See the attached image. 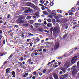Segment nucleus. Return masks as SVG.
I'll list each match as a JSON object with an SVG mask.
<instances>
[{"instance_id":"1","label":"nucleus","mask_w":79,"mask_h":79,"mask_svg":"<svg viewBox=\"0 0 79 79\" xmlns=\"http://www.w3.org/2000/svg\"><path fill=\"white\" fill-rule=\"evenodd\" d=\"M61 29L59 27H55L53 30V34L56 35L57 34H59L60 32Z\"/></svg>"},{"instance_id":"2","label":"nucleus","mask_w":79,"mask_h":79,"mask_svg":"<svg viewBox=\"0 0 79 79\" xmlns=\"http://www.w3.org/2000/svg\"><path fill=\"white\" fill-rule=\"evenodd\" d=\"M27 4L29 6H31L32 8H33V9L35 10H39V8H38V7L35 6V5L31 3H28Z\"/></svg>"},{"instance_id":"3","label":"nucleus","mask_w":79,"mask_h":79,"mask_svg":"<svg viewBox=\"0 0 79 79\" xmlns=\"http://www.w3.org/2000/svg\"><path fill=\"white\" fill-rule=\"evenodd\" d=\"M77 47H76L73 50H72L69 54V55H64L62 57V58H63L64 59L65 58V57H66V56H69L71 53H73V52H74V50H77Z\"/></svg>"},{"instance_id":"4","label":"nucleus","mask_w":79,"mask_h":79,"mask_svg":"<svg viewBox=\"0 0 79 79\" xmlns=\"http://www.w3.org/2000/svg\"><path fill=\"white\" fill-rule=\"evenodd\" d=\"M71 64V63L70 62H66L64 64V66L65 68H69V66H70V65Z\"/></svg>"},{"instance_id":"5","label":"nucleus","mask_w":79,"mask_h":79,"mask_svg":"<svg viewBox=\"0 0 79 79\" xmlns=\"http://www.w3.org/2000/svg\"><path fill=\"white\" fill-rule=\"evenodd\" d=\"M77 57L75 56L71 60V63L72 64H74L75 63V61H76L77 60Z\"/></svg>"},{"instance_id":"6","label":"nucleus","mask_w":79,"mask_h":79,"mask_svg":"<svg viewBox=\"0 0 79 79\" xmlns=\"http://www.w3.org/2000/svg\"><path fill=\"white\" fill-rule=\"evenodd\" d=\"M79 71L77 69H75V70H74L72 71V74L73 76H74V75H76V73L77 72Z\"/></svg>"},{"instance_id":"7","label":"nucleus","mask_w":79,"mask_h":79,"mask_svg":"<svg viewBox=\"0 0 79 79\" xmlns=\"http://www.w3.org/2000/svg\"><path fill=\"white\" fill-rule=\"evenodd\" d=\"M59 47V43L57 42L55 44L54 48L55 49H57Z\"/></svg>"},{"instance_id":"8","label":"nucleus","mask_w":79,"mask_h":79,"mask_svg":"<svg viewBox=\"0 0 79 79\" xmlns=\"http://www.w3.org/2000/svg\"><path fill=\"white\" fill-rule=\"evenodd\" d=\"M68 75L67 74H64L61 76L60 79H64L68 76Z\"/></svg>"},{"instance_id":"9","label":"nucleus","mask_w":79,"mask_h":79,"mask_svg":"<svg viewBox=\"0 0 79 79\" xmlns=\"http://www.w3.org/2000/svg\"><path fill=\"white\" fill-rule=\"evenodd\" d=\"M16 21L18 23H24V21L22 20L19 19L17 20Z\"/></svg>"},{"instance_id":"10","label":"nucleus","mask_w":79,"mask_h":79,"mask_svg":"<svg viewBox=\"0 0 79 79\" xmlns=\"http://www.w3.org/2000/svg\"><path fill=\"white\" fill-rule=\"evenodd\" d=\"M53 76L55 79H58V77L56 74L53 73Z\"/></svg>"},{"instance_id":"11","label":"nucleus","mask_w":79,"mask_h":79,"mask_svg":"<svg viewBox=\"0 0 79 79\" xmlns=\"http://www.w3.org/2000/svg\"><path fill=\"white\" fill-rule=\"evenodd\" d=\"M61 70L63 71L64 73H66V69L64 67L61 68Z\"/></svg>"},{"instance_id":"12","label":"nucleus","mask_w":79,"mask_h":79,"mask_svg":"<svg viewBox=\"0 0 79 79\" xmlns=\"http://www.w3.org/2000/svg\"><path fill=\"white\" fill-rule=\"evenodd\" d=\"M73 11L71 10H69V15L70 16L72 15H74V13H73Z\"/></svg>"},{"instance_id":"13","label":"nucleus","mask_w":79,"mask_h":79,"mask_svg":"<svg viewBox=\"0 0 79 79\" xmlns=\"http://www.w3.org/2000/svg\"><path fill=\"white\" fill-rule=\"evenodd\" d=\"M11 69L10 68H8L7 69H6V74H8V73H9V72H10V70Z\"/></svg>"},{"instance_id":"14","label":"nucleus","mask_w":79,"mask_h":79,"mask_svg":"<svg viewBox=\"0 0 79 79\" xmlns=\"http://www.w3.org/2000/svg\"><path fill=\"white\" fill-rule=\"evenodd\" d=\"M38 31H39V32H44V29L40 28H39L38 29Z\"/></svg>"},{"instance_id":"15","label":"nucleus","mask_w":79,"mask_h":79,"mask_svg":"<svg viewBox=\"0 0 79 79\" xmlns=\"http://www.w3.org/2000/svg\"><path fill=\"white\" fill-rule=\"evenodd\" d=\"M47 26H48V27H52V23H48L47 24Z\"/></svg>"},{"instance_id":"16","label":"nucleus","mask_w":79,"mask_h":79,"mask_svg":"<svg viewBox=\"0 0 79 79\" xmlns=\"http://www.w3.org/2000/svg\"><path fill=\"white\" fill-rule=\"evenodd\" d=\"M29 24H30L29 23H25L23 25L24 26H25V27H27V26H29Z\"/></svg>"},{"instance_id":"17","label":"nucleus","mask_w":79,"mask_h":79,"mask_svg":"<svg viewBox=\"0 0 79 79\" xmlns=\"http://www.w3.org/2000/svg\"><path fill=\"white\" fill-rule=\"evenodd\" d=\"M28 23L31 24H33L34 23V21L33 20H29L28 21Z\"/></svg>"},{"instance_id":"18","label":"nucleus","mask_w":79,"mask_h":79,"mask_svg":"<svg viewBox=\"0 0 79 79\" xmlns=\"http://www.w3.org/2000/svg\"><path fill=\"white\" fill-rule=\"evenodd\" d=\"M28 13H32V11H33L30 8H28Z\"/></svg>"},{"instance_id":"19","label":"nucleus","mask_w":79,"mask_h":79,"mask_svg":"<svg viewBox=\"0 0 79 79\" xmlns=\"http://www.w3.org/2000/svg\"><path fill=\"white\" fill-rule=\"evenodd\" d=\"M53 27L51 28L50 30V33L51 34H52V33L53 32Z\"/></svg>"},{"instance_id":"20","label":"nucleus","mask_w":79,"mask_h":79,"mask_svg":"<svg viewBox=\"0 0 79 79\" xmlns=\"http://www.w3.org/2000/svg\"><path fill=\"white\" fill-rule=\"evenodd\" d=\"M57 11V13H62V10H58Z\"/></svg>"},{"instance_id":"21","label":"nucleus","mask_w":79,"mask_h":79,"mask_svg":"<svg viewBox=\"0 0 79 79\" xmlns=\"http://www.w3.org/2000/svg\"><path fill=\"white\" fill-rule=\"evenodd\" d=\"M40 3H41V4H44V1L43 0H40Z\"/></svg>"},{"instance_id":"22","label":"nucleus","mask_w":79,"mask_h":79,"mask_svg":"<svg viewBox=\"0 0 79 79\" xmlns=\"http://www.w3.org/2000/svg\"><path fill=\"white\" fill-rule=\"evenodd\" d=\"M73 12H76V10H75V8L73 7L71 9V10Z\"/></svg>"},{"instance_id":"23","label":"nucleus","mask_w":79,"mask_h":79,"mask_svg":"<svg viewBox=\"0 0 79 79\" xmlns=\"http://www.w3.org/2000/svg\"><path fill=\"white\" fill-rule=\"evenodd\" d=\"M47 21L48 23H51V22H52V20L50 19H47Z\"/></svg>"},{"instance_id":"24","label":"nucleus","mask_w":79,"mask_h":79,"mask_svg":"<svg viewBox=\"0 0 79 79\" xmlns=\"http://www.w3.org/2000/svg\"><path fill=\"white\" fill-rule=\"evenodd\" d=\"M52 21L53 24H55V22H56V21H55V19H52Z\"/></svg>"},{"instance_id":"25","label":"nucleus","mask_w":79,"mask_h":79,"mask_svg":"<svg viewBox=\"0 0 79 79\" xmlns=\"http://www.w3.org/2000/svg\"><path fill=\"white\" fill-rule=\"evenodd\" d=\"M31 16H27V19L28 20H29L30 19H31Z\"/></svg>"},{"instance_id":"26","label":"nucleus","mask_w":79,"mask_h":79,"mask_svg":"<svg viewBox=\"0 0 79 79\" xmlns=\"http://www.w3.org/2000/svg\"><path fill=\"white\" fill-rule=\"evenodd\" d=\"M19 19L21 20L22 19H23V17L21 16H19Z\"/></svg>"},{"instance_id":"27","label":"nucleus","mask_w":79,"mask_h":79,"mask_svg":"<svg viewBox=\"0 0 79 79\" xmlns=\"http://www.w3.org/2000/svg\"><path fill=\"white\" fill-rule=\"evenodd\" d=\"M75 68H76V66H74L72 67L71 69H75Z\"/></svg>"},{"instance_id":"28","label":"nucleus","mask_w":79,"mask_h":79,"mask_svg":"<svg viewBox=\"0 0 79 79\" xmlns=\"http://www.w3.org/2000/svg\"><path fill=\"white\" fill-rule=\"evenodd\" d=\"M43 14H44V15H48L47 12L46 11H43Z\"/></svg>"},{"instance_id":"29","label":"nucleus","mask_w":79,"mask_h":79,"mask_svg":"<svg viewBox=\"0 0 79 79\" xmlns=\"http://www.w3.org/2000/svg\"><path fill=\"white\" fill-rule=\"evenodd\" d=\"M55 18V19H59V17H58V15H56L54 16Z\"/></svg>"},{"instance_id":"30","label":"nucleus","mask_w":79,"mask_h":79,"mask_svg":"<svg viewBox=\"0 0 79 79\" xmlns=\"http://www.w3.org/2000/svg\"><path fill=\"white\" fill-rule=\"evenodd\" d=\"M18 64H19V65H20L21 66H22L23 65V64H22V63L21 62H19L18 63Z\"/></svg>"},{"instance_id":"31","label":"nucleus","mask_w":79,"mask_h":79,"mask_svg":"<svg viewBox=\"0 0 79 79\" xmlns=\"http://www.w3.org/2000/svg\"><path fill=\"white\" fill-rule=\"evenodd\" d=\"M28 35H30L31 36H34V35L31 34V33H28Z\"/></svg>"},{"instance_id":"32","label":"nucleus","mask_w":79,"mask_h":79,"mask_svg":"<svg viewBox=\"0 0 79 79\" xmlns=\"http://www.w3.org/2000/svg\"><path fill=\"white\" fill-rule=\"evenodd\" d=\"M37 25H41V24L40 23H35V25L37 26Z\"/></svg>"},{"instance_id":"33","label":"nucleus","mask_w":79,"mask_h":79,"mask_svg":"<svg viewBox=\"0 0 79 79\" xmlns=\"http://www.w3.org/2000/svg\"><path fill=\"white\" fill-rule=\"evenodd\" d=\"M24 13H29L28 9L25 10V11H24Z\"/></svg>"},{"instance_id":"34","label":"nucleus","mask_w":79,"mask_h":79,"mask_svg":"<svg viewBox=\"0 0 79 79\" xmlns=\"http://www.w3.org/2000/svg\"><path fill=\"white\" fill-rule=\"evenodd\" d=\"M20 61H23L24 60V59H23V57H21L20 59Z\"/></svg>"},{"instance_id":"35","label":"nucleus","mask_w":79,"mask_h":79,"mask_svg":"<svg viewBox=\"0 0 79 79\" xmlns=\"http://www.w3.org/2000/svg\"><path fill=\"white\" fill-rule=\"evenodd\" d=\"M40 40V39L39 38H37V39L36 40V42H39Z\"/></svg>"},{"instance_id":"36","label":"nucleus","mask_w":79,"mask_h":79,"mask_svg":"<svg viewBox=\"0 0 79 79\" xmlns=\"http://www.w3.org/2000/svg\"><path fill=\"white\" fill-rule=\"evenodd\" d=\"M48 17L49 18H53V16L51 15H48Z\"/></svg>"},{"instance_id":"37","label":"nucleus","mask_w":79,"mask_h":79,"mask_svg":"<svg viewBox=\"0 0 79 79\" xmlns=\"http://www.w3.org/2000/svg\"><path fill=\"white\" fill-rule=\"evenodd\" d=\"M47 71V69H45L43 71V73H45V72H46V71Z\"/></svg>"},{"instance_id":"38","label":"nucleus","mask_w":79,"mask_h":79,"mask_svg":"<svg viewBox=\"0 0 79 79\" xmlns=\"http://www.w3.org/2000/svg\"><path fill=\"white\" fill-rule=\"evenodd\" d=\"M31 58H30L28 60L27 62H31Z\"/></svg>"},{"instance_id":"39","label":"nucleus","mask_w":79,"mask_h":79,"mask_svg":"<svg viewBox=\"0 0 79 79\" xmlns=\"http://www.w3.org/2000/svg\"><path fill=\"white\" fill-rule=\"evenodd\" d=\"M58 17H59V18H61L62 16H61L60 14H58Z\"/></svg>"},{"instance_id":"40","label":"nucleus","mask_w":79,"mask_h":79,"mask_svg":"<svg viewBox=\"0 0 79 79\" xmlns=\"http://www.w3.org/2000/svg\"><path fill=\"white\" fill-rule=\"evenodd\" d=\"M12 75H15V71H13L12 72Z\"/></svg>"},{"instance_id":"41","label":"nucleus","mask_w":79,"mask_h":79,"mask_svg":"<svg viewBox=\"0 0 79 79\" xmlns=\"http://www.w3.org/2000/svg\"><path fill=\"white\" fill-rule=\"evenodd\" d=\"M35 48V46H34L33 47V48H32V50H34Z\"/></svg>"},{"instance_id":"42","label":"nucleus","mask_w":79,"mask_h":79,"mask_svg":"<svg viewBox=\"0 0 79 79\" xmlns=\"http://www.w3.org/2000/svg\"><path fill=\"white\" fill-rule=\"evenodd\" d=\"M59 74H63V72L61 71H59Z\"/></svg>"},{"instance_id":"43","label":"nucleus","mask_w":79,"mask_h":79,"mask_svg":"<svg viewBox=\"0 0 79 79\" xmlns=\"http://www.w3.org/2000/svg\"><path fill=\"white\" fill-rule=\"evenodd\" d=\"M13 56V55H11L8 58V59H11V58Z\"/></svg>"},{"instance_id":"44","label":"nucleus","mask_w":79,"mask_h":79,"mask_svg":"<svg viewBox=\"0 0 79 79\" xmlns=\"http://www.w3.org/2000/svg\"><path fill=\"white\" fill-rule=\"evenodd\" d=\"M56 21L57 22V23H59V22L60 21V20L59 19H57L56 20Z\"/></svg>"},{"instance_id":"45","label":"nucleus","mask_w":79,"mask_h":79,"mask_svg":"<svg viewBox=\"0 0 79 79\" xmlns=\"http://www.w3.org/2000/svg\"><path fill=\"white\" fill-rule=\"evenodd\" d=\"M38 22H39V23H41L42 22V20L40 19H39L38 21Z\"/></svg>"},{"instance_id":"46","label":"nucleus","mask_w":79,"mask_h":79,"mask_svg":"<svg viewBox=\"0 0 79 79\" xmlns=\"http://www.w3.org/2000/svg\"><path fill=\"white\" fill-rule=\"evenodd\" d=\"M52 16H55V15H56V14L54 13H52Z\"/></svg>"},{"instance_id":"47","label":"nucleus","mask_w":79,"mask_h":79,"mask_svg":"<svg viewBox=\"0 0 79 79\" xmlns=\"http://www.w3.org/2000/svg\"><path fill=\"white\" fill-rule=\"evenodd\" d=\"M77 66L78 68H79V61L77 63Z\"/></svg>"},{"instance_id":"48","label":"nucleus","mask_w":79,"mask_h":79,"mask_svg":"<svg viewBox=\"0 0 79 79\" xmlns=\"http://www.w3.org/2000/svg\"><path fill=\"white\" fill-rule=\"evenodd\" d=\"M67 36V34H66L64 36V39L66 38V37Z\"/></svg>"},{"instance_id":"49","label":"nucleus","mask_w":79,"mask_h":79,"mask_svg":"<svg viewBox=\"0 0 79 79\" xmlns=\"http://www.w3.org/2000/svg\"><path fill=\"white\" fill-rule=\"evenodd\" d=\"M53 42H50V45H53Z\"/></svg>"},{"instance_id":"50","label":"nucleus","mask_w":79,"mask_h":79,"mask_svg":"<svg viewBox=\"0 0 79 79\" xmlns=\"http://www.w3.org/2000/svg\"><path fill=\"white\" fill-rule=\"evenodd\" d=\"M39 5H40V6H42V7H44V5H43L40 4Z\"/></svg>"},{"instance_id":"51","label":"nucleus","mask_w":79,"mask_h":79,"mask_svg":"<svg viewBox=\"0 0 79 79\" xmlns=\"http://www.w3.org/2000/svg\"><path fill=\"white\" fill-rule=\"evenodd\" d=\"M77 27V25H76L75 26H74L73 27V29H75Z\"/></svg>"},{"instance_id":"52","label":"nucleus","mask_w":79,"mask_h":79,"mask_svg":"<svg viewBox=\"0 0 79 79\" xmlns=\"http://www.w3.org/2000/svg\"><path fill=\"white\" fill-rule=\"evenodd\" d=\"M23 56L24 57V58L26 57V58H27V56L24 55V56Z\"/></svg>"},{"instance_id":"53","label":"nucleus","mask_w":79,"mask_h":79,"mask_svg":"<svg viewBox=\"0 0 79 79\" xmlns=\"http://www.w3.org/2000/svg\"><path fill=\"white\" fill-rule=\"evenodd\" d=\"M44 23L45 25H46V24H47V22H46V21H45L44 22Z\"/></svg>"},{"instance_id":"54","label":"nucleus","mask_w":79,"mask_h":79,"mask_svg":"<svg viewBox=\"0 0 79 79\" xmlns=\"http://www.w3.org/2000/svg\"><path fill=\"white\" fill-rule=\"evenodd\" d=\"M50 5L51 6H53V2H52L50 3Z\"/></svg>"},{"instance_id":"55","label":"nucleus","mask_w":79,"mask_h":79,"mask_svg":"<svg viewBox=\"0 0 79 79\" xmlns=\"http://www.w3.org/2000/svg\"><path fill=\"white\" fill-rule=\"evenodd\" d=\"M71 70V69L70 68H69L68 70H67V71L68 72H69V71H70Z\"/></svg>"},{"instance_id":"56","label":"nucleus","mask_w":79,"mask_h":79,"mask_svg":"<svg viewBox=\"0 0 79 79\" xmlns=\"http://www.w3.org/2000/svg\"><path fill=\"white\" fill-rule=\"evenodd\" d=\"M33 44V43L32 42H31L30 44V46H31V47H32V44Z\"/></svg>"},{"instance_id":"57","label":"nucleus","mask_w":79,"mask_h":79,"mask_svg":"<svg viewBox=\"0 0 79 79\" xmlns=\"http://www.w3.org/2000/svg\"><path fill=\"white\" fill-rule=\"evenodd\" d=\"M34 15H35V16H38V14H37L36 12L35 13Z\"/></svg>"},{"instance_id":"58","label":"nucleus","mask_w":79,"mask_h":79,"mask_svg":"<svg viewBox=\"0 0 79 79\" xmlns=\"http://www.w3.org/2000/svg\"><path fill=\"white\" fill-rule=\"evenodd\" d=\"M61 64V62H58V65H59V66H60V64Z\"/></svg>"},{"instance_id":"59","label":"nucleus","mask_w":79,"mask_h":79,"mask_svg":"<svg viewBox=\"0 0 79 79\" xmlns=\"http://www.w3.org/2000/svg\"><path fill=\"white\" fill-rule=\"evenodd\" d=\"M10 15L9 14L8 16H7V18L9 19L10 18Z\"/></svg>"},{"instance_id":"60","label":"nucleus","mask_w":79,"mask_h":79,"mask_svg":"<svg viewBox=\"0 0 79 79\" xmlns=\"http://www.w3.org/2000/svg\"><path fill=\"white\" fill-rule=\"evenodd\" d=\"M43 52H46V50L45 49H44L43 50Z\"/></svg>"},{"instance_id":"61","label":"nucleus","mask_w":79,"mask_h":79,"mask_svg":"<svg viewBox=\"0 0 79 79\" xmlns=\"http://www.w3.org/2000/svg\"><path fill=\"white\" fill-rule=\"evenodd\" d=\"M13 76L12 77H13V78H14V77H16V75H12Z\"/></svg>"},{"instance_id":"62","label":"nucleus","mask_w":79,"mask_h":79,"mask_svg":"<svg viewBox=\"0 0 79 79\" xmlns=\"http://www.w3.org/2000/svg\"><path fill=\"white\" fill-rule=\"evenodd\" d=\"M47 11L49 13H50V10L49 9H47Z\"/></svg>"},{"instance_id":"63","label":"nucleus","mask_w":79,"mask_h":79,"mask_svg":"<svg viewBox=\"0 0 79 79\" xmlns=\"http://www.w3.org/2000/svg\"><path fill=\"white\" fill-rule=\"evenodd\" d=\"M35 76H34L32 77V79H35Z\"/></svg>"},{"instance_id":"64","label":"nucleus","mask_w":79,"mask_h":79,"mask_svg":"<svg viewBox=\"0 0 79 79\" xmlns=\"http://www.w3.org/2000/svg\"><path fill=\"white\" fill-rule=\"evenodd\" d=\"M77 5L79 6V0L78 1V3H77Z\"/></svg>"}]
</instances>
